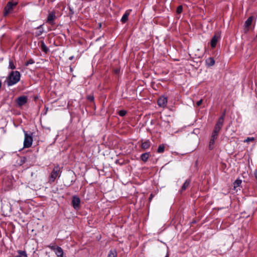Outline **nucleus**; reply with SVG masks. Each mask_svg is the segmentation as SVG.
Instances as JSON below:
<instances>
[{"label":"nucleus","mask_w":257,"mask_h":257,"mask_svg":"<svg viewBox=\"0 0 257 257\" xmlns=\"http://www.w3.org/2000/svg\"><path fill=\"white\" fill-rule=\"evenodd\" d=\"M20 73L19 71H12L7 79L8 85L12 86L18 83L20 81Z\"/></svg>","instance_id":"obj_1"},{"label":"nucleus","mask_w":257,"mask_h":257,"mask_svg":"<svg viewBox=\"0 0 257 257\" xmlns=\"http://www.w3.org/2000/svg\"><path fill=\"white\" fill-rule=\"evenodd\" d=\"M61 175V168L57 165L54 167L50 176L49 182H53L57 178L60 177Z\"/></svg>","instance_id":"obj_2"},{"label":"nucleus","mask_w":257,"mask_h":257,"mask_svg":"<svg viewBox=\"0 0 257 257\" xmlns=\"http://www.w3.org/2000/svg\"><path fill=\"white\" fill-rule=\"evenodd\" d=\"M48 247L53 250L57 257H66L64 253L63 249L55 244H51Z\"/></svg>","instance_id":"obj_3"},{"label":"nucleus","mask_w":257,"mask_h":257,"mask_svg":"<svg viewBox=\"0 0 257 257\" xmlns=\"http://www.w3.org/2000/svg\"><path fill=\"white\" fill-rule=\"evenodd\" d=\"M25 138L24 141V148H29L31 147L33 139L32 134H28L27 132L24 131Z\"/></svg>","instance_id":"obj_4"},{"label":"nucleus","mask_w":257,"mask_h":257,"mask_svg":"<svg viewBox=\"0 0 257 257\" xmlns=\"http://www.w3.org/2000/svg\"><path fill=\"white\" fill-rule=\"evenodd\" d=\"M18 4L17 2L14 1H9L7 6L5 7L4 10V15L6 16L8 14L10 13L13 9V7L17 6Z\"/></svg>","instance_id":"obj_5"},{"label":"nucleus","mask_w":257,"mask_h":257,"mask_svg":"<svg viewBox=\"0 0 257 257\" xmlns=\"http://www.w3.org/2000/svg\"><path fill=\"white\" fill-rule=\"evenodd\" d=\"M224 115L225 114L224 113L222 116L220 117L215 125L213 132L219 133L224 122Z\"/></svg>","instance_id":"obj_6"},{"label":"nucleus","mask_w":257,"mask_h":257,"mask_svg":"<svg viewBox=\"0 0 257 257\" xmlns=\"http://www.w3.org/2000/svg\"><path fill=\"white\" fill-rule=\"evenodd\" d=\"M253 19V17L250 16L245 21L243 28V31L244 33H247L248 32L249 28L252 24Z\"/></svg>","instance_id":"obj_7"},{"label":"nucleus","mask_w":257,"mask_h":257,"mask_svg":"<svg viewBox=\"0 0 257 257\" xmlns=\"http://www.w3.org/2000/svg\"><path fill=\"white\" fill-rule=\"evenodd\" d=\"M80 199L77 196H73L72 200V204L74 209H77L80 207Z\"/></svg>","instance_id":"obj_8"},{"label":"nucleus","mask_w":257,"mask_h":257,"mask_svg":"<svg viewBox=\"0 0 257 257\" xmlns=\"http://www.w3.org/2000/svg\"><path fill=\"white\" fill-rule=\"evenodd\" d=\"M27 101V97L25 96H21L16 99V102L19 106L25 105Z\"/></svg>","instance_id":"obj_9"},{"label":"nucleus","mask_w":257,"mask_h":257,"mask_svg":"<svg viewBox=\"0 0 257 257\" xmlns=\"http://www.w3.org/2000/svg\"><path fill=\"white\" fill-rule=\"evenodd\" d=\"M167 97L162 96L158 100V104L160 107H165L167 103Z\"/></svg>","instance_id":"obj_10"},{"label":"nucleus","mask_w":257,"mask_h":257,"mask_svg":"<svg viewBox=\"0 0 257 257\" xmlns=\"http://www.w3.org/2000/svg\"><path fill=\"white\" fill-rule=\"evenodd\" d=\"M56 15L55 12H50L48 16L47 22L50 24H53Z\"/></svg>","instance_id":"obj_11"},{"label":"nucleus","mask_w":257,"mask_h":257,"mask_svg":"<svg viewBox=\"0 0 257 257\" xmlns=\"http://www.w3.org/2000/svg\"><path fill=\"white\" fill-rule=\"evenodd\" d=\"M219 39L218 35H215L211 39L210 44L212 48H214L216 46L217 43Z\"/></svg>","instance_id":"obj_12"},{"label":"nucleus","mask_w":257,"mask_h":257,"mask_svg":"<svg viewBox=\"0 0 257 257\" xmlns=\"http://www.w3.org/2000/svg\"><path fill=\"white\" fill-rule=\"evenodd\" d=\"M131 11V10H128L125 11V13L123 14L121 19V21L122 23H125L128 20V17Z\"/></svg>","instance_id":"obj_13"},{"label":"nucleus","mask_w":257,"mask_h":257,"mask_svg":"<svg viewBox=\"0 0 257 257\" xmlns=\"http://www.w3.org/2000/svg\"><path fill=\"white\" fill-rule=\"evenodd\" d=\"M150 147V142L149 140H147L144 142H143L141 145V147L143 149L146 150L149 148Z\"/></svg>","instance_id":"obj_14"},{"label":"nucleus","mask_w":257,"mask_h":257,"mask_svg":"<svg viewBox=\"0 0 257 257\" xmlns=\"http://www.w3.org/2000/svg\"><path fill=\"white\" fill-rule=\"evenodd\" d=\"M17 252L18 254L15 257H28L27 253L25 250H18Z\"/></svg>","instance_id":"obj_15"},{"label":"nucleus","mask_w":257,"mask_h":257,"mask_svg":"<svg viewBox=\"0 0 257 257\" xmlns=\"http://www.w3.org/2000/svg\"><path fill=\"white\" fill-rule=\"evenodd\" d=\"M206 64L209 66H213L215 63V61L213 58L210 57L206 60Z\"/></svg>","instance_id":"obj_16"},{"label":"nucleus","mask_w":257,"mask_h":257,"mask_svg":"<svg viewBox=\"0 0 257 257\" xmlns=\"http://www.w3.org/2000/svg\"><path fill=\"white\" fill-rule=\"evenodd\" d=\"M150 155V153H149V152L144 153V154H142V155H141V159L144 162H147Z\"/></svg>","instance_id":"obj_17"},{"label":"nucleus","mask_w":257,"mask_h":257,"mask_svg":"<svg viewBox=\"0 0 257 257\" xmlns=\"http://www.w3.org/2000/svg\"><path fill=\"white\" fill-rule=\"evenodd\" d=\"M107 257H117V252L115 249H111Z\"/></svg>","instance_id":"obj_18"},{"label":"nucleus","mask_w":257,"mask_h":257,"mask_svg":"<svg viewBox=\"0 0 257 257\" xmlns=\"http://www.w3.org/2000/svg\"><path fill=\"white\" fill-rule=\"evenodd\" d=\"M190 183V181L189 180H186L182 186L181 191H183L185 190L189 186Z\"/></svg>","instance_id":"obj_19"},{"label":"nucleus","mask_w":257,"mask_h":257,"mask_svg":"<svg viewBox=\"0 0 257 257\" xmlns=\"http://www.w3.org/2000/svg\"><path fill=\"white\" fill-rule=\"evenodd\" d=\"M242 183L241 180L239 179H236L235 182L233 183V187L235 189L236 188L239 187Z\"/></svg>","instance_id":"obj_20"},{"label":"nucleus","mask_w":257,"mask_h":257,"mask_svg":"<svg viewBox=\"0 0 257 257\" xmlns=\"http://www.w3.org/2000/svg\"><path fill=\"white\" fill-rule=\"evenodd\" d=\"M41 49L42 51L46 53L48 50L49 49L47 48V47L45 44L44 42L43 41H41Z\"/></svg>","instance_id":"obj_21"},{"label":"nucleus","mask_w":257,"mask_h":257,"mask_svg":"<svg viewBox=\"0 0 257 257\" xmlns=\"http://www.w3.org/2000/svg\"><path fill=\"white\" fill-rule=\"evenodd\" d=\"M215 140L216 139H212L211 138L209 144V149L210 150H212L213 149Z\"/></svg>","instance_id":"obj_22"},{"label":"nucleus","mask_w":257,"mask_h":257,"mask_svg":"<svg viewBox=\"0 0 257 257\" xmlns=\"http://www.w3.org/2000/svg\"><path fill=\"white\" fill-rule=\"evenodd\" d=\"M165 150V147L163 145H161L159 146L157 152L159 153H163Z\"/></svg>","instance_id":"obj_23"},{"label":"nucleus","mask_w":257,"mask_h":257,"mask_svg":"<svg viewBox=\"0 0 257 257\" xmlns=\"http://www.w3.org/2000/svg\"><path fill=\"white\" fill-rule=\"evenodd\" d=\"M9 68L11 69H15L16 68L15 64H14L13 62L11 60L9 61Z\"/></svg>","instance_id":"obj_24"},{"label":"nucleus","mask_w":257,"mask_h":257,"mask_svg":"<svg viewBox=\"0 0 257 257\" xmlns=\"http://www.w3.org/2000/svg\"><path fill=\"white\" fill-rule=\"evenodd\" d=\"M118 113L120 116H124L126 114V111L124 110H120Z\"/></svg>","instance_id":"obj_25"},{"label":"nucleus","mask_w":257,"mask_h":257,"mask_svg":"<svg viewBox=\"0 0 257 257\" xmlns=\"http://www.w3.org/2000/svg\"><path fill=\"white\" fill-rule=\"evenodd\" d=\"M254 140V138L253 137H248L244 141V142L249 143L250 142H252Z\"/></svg>","instance_id":"obj_26"},{"label":"nucleus","mask_w":257,"mask_h":257,"mask_svg":"<svg viewBox=\"0 0 257 257\" xmlns=\"http://www.w3.org/2000/svg\"><path fill=\"white\" fill-rule=\"evenodd\" d=\"M218 133L212 132V135H211V138L216 139L218 137Z\"/></svg>","instance_id":"obj_27"},{"label":"nucleus","mask_w":257,"mask_h":257,"mask_svg":"<svg viewBox=\"0 0 257 257\" xmlns=\"http://www.w3.org/2000/svg\"><path fill=\"white\" fill-rule=\"evenodd\" d=\"M34 62H35L33 59H30L27 61V62L26 63L25 65H26V66H28L29 64H32L34 63Z\"/></svg>","instance_id":"obj_28"},{"label":"nucleus","mask_w":257,"mask_h":257,"mask_svg":"<svg viewBox=\"0 0 257 257\" xmlns=\"http://www.w3.org/2000/svg\"><path fill=\"white\" fill-rule=\"evenodd\" d=\"M183 8L182 6H179L177 9V13L180 14L182 12Z\"/></svg>","instance_id":"obj_29"},{"label":"nucleus","mask_w":257,"mask_h":257,"mask_svg":"<svg viewBox=\"0 0 257 257\" xmlns=\"http://www.w3.org/2000/svg\"><path fill=\"white\" fill-rule=\"evenodd\" d=\"M202 100L201 99L197 102L196 104L198 106H199L202 104Z\"/></svg>","instance_id":"obj_30"},{"label":"nucleus","mask_w":257,"mask_h":257,"mask_svg":"<svg viewBox=\"0 0 257 257\" xmlns=\"http://www.w3.org/2000/svg\"><path fill=\"white\" fill-rule=\"evenodd\" d=\"M73 58H74V56H71L69 57V59L70 60H73Z\"/></svg>","instance_id":"obj_31"},{"label":"nucleus","mask_w":257,"mask_h":257,"mask_svg":"<svg viewBox=\"0 0 257 257\" xmlns=\"http://www.w3.org/2000/svg\"><path fill=\"white\" fill-rule=\"evenodd\" d=\"M89 98L91 100H93V98L90 97Z\"/></svg>","instance_id":"obj_32"},{"label":"nucleus","mask_w":257,"mask_h":257,"mask_svg":"<svg viewBox=\"0 0 257 257\" xmlns=\"http://www.w3.org/2000/svg\"><path fill=\"white\" fill-rule=\"evenodd\" d=\"M2 87V82L1 81H0V88Z\"/></svg>","instance_id":"obj_33"},{"label":"nucleus","mask_w":257,"mask_h":257,"mask_svg":"<svg viewBox=\"0 0 257 257\" xmlns=\"http://www.w3.org/2000/svg\"><path fill=\"white\" fill-rule=\"evenodd\" d=\"M166 257H169V255L168 254H167Z\"/></svg>","instance_id":"obj_34"}]
</instances>
